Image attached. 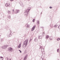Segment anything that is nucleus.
Segmentation results:
<instances>
[{
    "mask_svg": "<svg viewBox=\"0 0 60 60\" xmlns=\"http://www.w3.org/2000/svg\"><path fill=\"white\" fill-rule=\"evenodd\" d=\"M28 40L27 39V40H26L25 41H24L23 42V44L22 45L23 47H24L26 48L27 46V43H28Z\"/></svg>",
    "mask_w": 60,
    "mask_h": 60,
    "instance_id": "1",
    "label": "nucleus"
},
{
    "mask_svg": "<svg viewBox=\"0 0 60 60\" xmlns=\"http://www.w3.org/2000/svg\"><path fill=\"white\" fill-rule=\"evenodd\" d=\"M30 10V9H29L28 8L26 10V11L24 12L25 16H26V17L27 16V15H28V12H29V11Z\"/></svg>",
    "mask_w": 60,
    "mask_h": 60,
    "instance_id": "2",
    "label": "nucleus"
},
{
    "mask_svg": "<svg viewBox=\"0 0 60 60\" xmlns=\"http://www.w3.org/2000/svg\"><path fill=\"white\" fill-rule=\"evenodd\" d=\"M8 51H9L11 52H12L13 51V49L11 47H9L8 49Z\"/></svg>",
    "mask_w": 60,
    "mask_h": 60,
    "instance_id": "3",
    "label": "nucleus"
},
{
    "mask_svg": "<svg viewBox=\"0 0 60 60\" xmlns=\"http://www.w3.org/2000/svg\"><path fill=\"white\" fill-rule=\"evenodd\" d=\"M8 47V45H4L1 47L2 49H5Z\"/></svg>",
    "mask_w": 60,
    "mask_h": 60,
    "instance_id": "4",
    "label": "nucleus"
},
{
    "mask_svg": "<svg viewBox=\"0 0 60 60\" xmlns=\"http://www.w3.org/2000/svg\"><path fill=\"white\" fill-rule=\"evenodd\" d=\"M10 33L8 34L7 35V36L8 37H10L11 36V31H10Z\"/></svg>",
    "mask_w": 60,
    "mask_h": 60,
    "instance_id": "5",
    "label": "nucleus"
},
{
    "mask_svg": "<svg viewBox=\"0 0 60 60\" xmlns=\"http://www.w3.org/2000/svg\"><path fill=\"white\" fill-rule=\"evenodd\" d=\"M19 4L21 6H22V7H24V5L23 4V3L22 2H20L19 3Z\"/></svg>",
    "mask_w": 60,
    "mask_h": 60,
    "instance_id": "6",
    "label": "nucleus"
},
{
    "mask_svg": "<svg viewBox=\"0 0 60 60\" xmlns=\"http://www.w3.org/2000/svg\"><path fill=\"white\" fill-rule=\"evenodd\" d=\"M35 26L34 25V26L32 28V29H31V31H33L34 30V29H35Z\"/></svg>",
    "mask_w": 60,
    "mask_h": 60,
    "instance_id": "7",
    "label": "nucleus"
},
{
    "mask_svg": "<svg viewBox=\"0 0 60 60\" xmlns=\"http://www.w3.org/2000/svg\"><path fill=\"white\" fill-rule=\"evenodd\" d=\"M5 5L7 7L8 6L10 5V3H7Z\"/></svg>",
    "mask_w": 60,
    "mask_h": 60,
    "instance_id": "8",
    "label": "nucleus"
},
{
    "mask_svg": "<svg viewBox=\"0 0 60 60\" xmlns=\"http://www.w3.org/2000/svg\"><path fill=\"white\" fill-rule=\"evenodd\" d=\"M15 11H16V12H15V14H17V13L19 12V11L18 10H15Z\"/></svg>",
    "mask_w": 60,
    "mask_h": 60,
    "instance_id": "9",
    "label": "nucleus"
},
{
    "mask_svg": "<svg viewBox=\"0 0 60 60\" xmlns=\"http://www.w3.org/2000/svg\"><path fill=\"white\" fill-rule=\"evenodd\" d=\"M27 57V55H26L25 56V58H24L23 59V60H26V59H27V58H26Z\"/></svg>",
    "mask_w": 60,
    "mask_h": 60,
    "instance_id": "10",
    "label": "nucleus"
},
{
    "mask_svg": "<svg viewBox=\"0 0 60 60\" xmlns=\"http://www.w3.org/2000/svg\"><path fill=\"white\" fill-rule=\"evenodd\" d=\"M49 38V39L50 40H52L53 39V37H52V36H51Z\"/></svg>",
    "mask_w": 60,
    "mask_h": 60,
    "instance_id": "11",
    "label": "nucleus"
},
{
    "mask_svg": "<svg viewBox=\"0 0 60 60\" xmlns=\"http://www.w3.org/2000/svg\"><path fill=\"white\" fill-rule=\"evenodd\" d=\"M5 28L6 29L8 30V29H9V27H8V26H6L5 27Z\"/></svg>",
    "mask_w": 60,
    "mask_h": 60,
    "instance_id": "12",
    "label": "nucleus"
},
{
    "mask_svg": "<svg viewBox=\"0 0 60 60\" xmlns=\"http://www.w3.org/2000/svg\"><path fill=\"white\" fill-rule=\"evenodd\" d=\"M4 59V58L2 56L0 57V60H2Z\"/></svg>",
    "mask_w": 60,
    "mask_h": 60,
    "instance_id": "13",
    "label": "nucleus"
},
{
    "mask_svg": "<svg viewBox=\"0 0 60 60\" xmlns=\"http://www.w3.org/2000/svg\"><path fill=\"white\" fill-rule=\"evenodd\" d=\"M46 37L45 38V39H48V38H49V36L47 35H46Z\"/></svg>",
    "mask_w": 60,
    "mask_h": 60,
    "instance_id": "14",
    "label": "nucleus"
},
{
    "mask_svg": "<svg viewBox=\"0 0 60 60\" xmlns=\"http://www.w3.org/2000/svg\"><path fill=\"white\" fill-rule=\"evenodd\" d=\"M45 50H44V49L42 48L41 49V52H43Z\"/></svg>",
    "mask_w": 60,
    "mask_h": 60,
    "instance_id": "15",
    "label": "nucleus"
},
{
    "mask_svg": "<svg viewBox=\"0 0 60 60\" xmlns=\"http://www.w3.org/2000/svg\"><path fill=\"white\" fill-rule=\"evenodd\" d=\"M12 11V14H13L14 12V10L13 9Z\"/></svg>",
    "mask_w": 60,
    "mask_h": 60,
    "instance_id": "16",
    "label": "nucleus"
},
{
    "mask_svg": "<svg viewBox=\"0 0 60 60\" xmlns=\"http://www.w3.org/2000/svg\"><path fill=\"white\" fill-rule=\"evenodd\" d=\"M26 27H28L29 26H28V25L27 24H26Z\"/></svg>",
    "mask_w": 60,
    "mask_h": 60,
    "instance_id": "17",
    "label": "nucleus"
},
{
    "mask_svg": "<svg viewBox=\"0 0 60 60\" xmlns=\"http://www.w3.org/2000/svg\"><path fill=\"white\" fill-rule=\"evenodd\" d=\"M8 14H11V11H8Z\"/></svg>",
    "mask_w": 60,
    "mask_h": 60,
    "instance_id": "18",
    "label": "nucleus"
},
{
    "mask_svg": "<svg viewBox=\"0 0 60 60\" xmlns=\"http://www.w3.org/2000/svg\"><path fill=\"white\" fill-rule=\"evenodd\" d=\"M42 37L41 36H39L38 37V38H39V39H41V38Z\"/></svg>",
    "mask_w": 60,
    "mask_h": 60,
    "instance_id": "19",
    "label": "nucleus"
},
{
    "mask_svg": "<svg viewBox=\"0 0 60 60\" xmlns=\"http://www.w3.org/2000/svg\"><path fill=\"white\" fill-rule=\"evenodd\" d=\"M34 40L35 41H38V39H37L35 38Z\"/></svg>",
    "mask_w": 60,
    "mask_h": 60,
    "instance_id": "20",
    "label": "nucleus"
},
{
    "mask_svg": "<svg viewBox=\"0 0 60 60\" xmlns=\"http://www.w3.org/2000/svg\"><path fill=\"white\" fill-rule=\"evenodd\" d=\"M44 35H45V34H44V32H43V33H42V36H44Z\"/></svg>",
    "mask_w": 60,
    "mask_h": 60,
    "instance_id": "21",
    "label": "nucleus"
},
{
    "mask_svg": "<svg viewBox=\"0 0 60 60\" xmlns=\"http://www.w3.org/2000/svg\"><path fill=\"white\" fill-rule=\"evenodd\" d=\"M54 26V27H55V28H56V27H57V26L55 25Z\"/></svg>",
    "mask_w": 60,
    "mask_h": 60,
    "instance_id": "22",
    "label": "nucleus"
},
{
    "mask_svg": "<svg viewBox=\"0 0 60 60\" xmlns=\"http://www.w3.org/2000/svg\"><path fill=\"white\" fill-rule=\"evenodd\" d=\"M40 49H42V47L41 46H40Z\"/></svg>",
    "mask_w": 60,
    "mask_h": 60,
    "instance_id": "23",
    "label": "nucleus"
},
{
    "mask_svg": "<svg viewBox=\"0 0 60 60\" xmlns=\"http://www.w3.org/2000/svg\"><path fill=\"white\" fill-rule=\"evenodd\" d=\"M42 54H45V52H44V51L42 52Z\"/></svg>",
    "mask_w": 60,
    "mask_h": 60,
    "instance_id": "24",
    "label": "nucleus"
},
{
    "mask_svg": "<svg viewBox=\"0 0 60 60\" xmlns=\"http://www.w3.org/2000/svg\"><path fill=\"white\" fill-rule=\"evenodd\" d=\"M19 46H20L19 48H20V47H21V43L19 44Z\"/></svg>",
    "mask_w": 60,
    "mask_h": 60,
    "instance_id": "25",
    "label": "nucleus"
},
{
    "mask_svg": "<svg viewBox=\"0 0 60 60\" xmlns=\"http://www.w3.org/2000/svg\"><path fill=\"white\" fill-rule=\"evenodd\" d=\"M39 22V20H38L37 21V22H38V24H40V22Z\"/></svg>",
    "mask_w": 60,
    "mask_h": 60,
    "instance_id": "26",
    "label": "nucleus"
},
{
    "mask_svg": "<svg viewBox=\"0 0 60 60\" xmlns=\"http://www.w3.org/2000/svg\"><path fill=\"white\" fill-rule=\"evenodd\" d=\"M34 20H35V19H34L33 20V22H34Z\"/></svg>",
    "mask_w": 60,
    "mask_h": 60,
    "instance_id": "27",
    "label": "nucleus"
},
{
    "mask_svg": "<svg viewBox=\"0 0 60 60\" xmlns=\"http://www.w3.org/2000/svg\"><path fill=\"white\" fill-rule=\"evenodd\" d=\"M8 18L10 19L11 18V16H8Z\"/></svg>",
    "mask_w": 60,
    "mask_h": 60,
    "instance_id": "28",
    "label": "nucleus"
},
{
    "mask_svg": "<svg viewBox=\"0 0 60 60\" xmlns=\"http://www.w3.org/2000/svg\"><path fill=\"white\" fill-rule=\"evenodd\" d=\"M60 40V38H58L57 39V41H59Z\"/></svg>",
    "mask_w": 60,
    "mask_h": 60,
    "instance_id": "29",
    "label": "nucleus"
},
{
    "mask_svg": "<svg viewBox=\"0 0 60 60\" xmlns=\"http://www.w3.org/2000/svg\"><path fill=\"white\" fill-rule=\"evenodd\" d=\"M59 49H57V52H59Z\"/></svg>",
    "mask_w": 60,
    "mask_h": 60,
    "instance_id": "30",
    "label": "nucleus"
},
{
    "mask_svg": "<svg viewBox=\"0 0 60 60\" xmlns=\"http://www.w3.org/2000/svg\"><path fill=\"white\" fill-rule=\"evenodd\" d=\"M1 42H2V41H4V40H3L2 39L1 40Z\"/></svg>",
    "mask_w": 60,
    "mask_h": 60,
    "instance_id": "31",
    "label": "nucleus"
},
{
    "mask_svg": "<svg viewBox=\"0 0 60 60\" xmlns=\"http://www.w3.org/2000/svg\"><path fill=\"white\" fill-rule=\"evenodd\" d=\"M19 51H20V52L21 53V52H21V50H19Z\"/></svg>",
    "mask_w": 60,
    "mask_h": 60,
    "instance_id": "32",
    "label": "nucleus"
},
{
    "mask_svg": "<svg viewBox=\"0 0 60 60\" xmlns=\"http://www.w3.org/2000/svg\"><path fill=\"white\" fill-rule=\"evenodd\" d=\"M52 8V7H49V8H50V9H51Z\"/></svg>",
    "mask_w": 60,
    "mask_h": 60,
    "instance_id": "33",
    "label": "nucleus"
},
{
    "mask_svg": "<svg viewBox=\"0 0 60 60\" xmlns=\"http://www.w3.org/2000/svg\"><path fill=\"white\" fill-rule=\"evenodd\" d=\"M19 47H20V46H19V45L18 47V48H19Z\"/></svg>",
    "mask_w": 60,
    "mask_h": 60,
    "instance_id": "34",
    "label": "nucleus"
},
{
    "mask_svg": "<svg viewBox=\"0 0 60 60\" xmlns=\"http://www.w3.org/2000/svg\"><path fill=\"white\" fill-rule=\"evenodd\" d=\"M30 41H32V39H30Z\"/></svg>",
    "mask_w": 60,
    "mask_h": 60,
    "instance_id": "35",
    "label": "nucleus"
},
{
    "mask_svg": "<svg viewBox=\"0 0 60 60\" xmlns=\"http://www.w3.org/2000/svg\"><path fill=\"white\" fill-rule=\"evenodd\" d=\"M14 0H10L11 1H13Z\"/></svg>",
    "mask_w": 60,
    "mask_h": 60,
    "instance_id": "36",
    "label": "nucleus"
},
{
    "mask_svg": "<svg viewBox=\"0 0 60 60\" xmlns=\"http://www.w3.org/2000/svg\"><path fill=\"white\" fill-rule=\"evenodd\" d=\"M9 60V59H7V60Z\"/></svg>",
    "mask_w": 60,
    "mask_h": 60,
    "instance_id": "37",
    "label": "nucleus"
},
{
    "mask_svg": "<svg viewBox=\"0 0 60 60\" xmlns=\"http://www.w3.org/2000/svg\"><path fill=\"white\" fill-rule=\"evenodd\" d=\"M41 14H42V12L41 13Z\"/></svg>",
    "mask_w": 60,
    "mask_h": 60,
    "instance_id": "38",
    "label": "nucleus"
},
{
    "mask_svg": "<svg viewBox=\"0 0 60 60\" xmlns=\"http://www.w3.org/2000/svg\"><path fill=\"white\" fill-rule=\"evenodd\" d=\"M42 60H43V59H42Z\"/></svg>",
    "mask_w": 60,
    "mask_h": 60,
    "instance_id": "39",
    "label": "nucleus"
},
{
    "mask_svg": "<svg viewBox=\"0 0 60 60\" xmlns=\"http://www.w3.org/2000/svg\"><path fill=\"white\" fill-rule=\"evenodd\" d=\"M9 30H10V31H11V30H10V29Z\"/></svg>",
    "mask_w": 60,
    "mask_h": 60,
    "instance_id": "40",
    "label": "nucleus"
},
{
    "mask_svg": "<svg viewBox=\"0 0 60 60\" xmlns=\"http://www.w3.org/2000/svg\"><path fill=\"white\" fill-rule=\"evenodd\" d=\"M0 36H1V35H0Z\"/></svg>",
    "mask_w": 60,
    "mask_h": 60,
    "instance_id": "41",
    "label": "nucleus"
},
{
    "mask_svg": "<svg viewBox=\"0 0 60 60\" xmlns=\"http://www.w3.org/2000/svg\"><path fill=\"white\" fill-rule=\"evenodd\" d=\"M29 0V1H30V0Z\"/></svg>",
    "mask_w": 60,
    "mask_h": 60,
    "instance_id": "42",
    "label": "nucleus"
},
{
    "mask_svg": "<svg viewBox=\"0 0 60 60\" xmlns=\"http://www.w3.org/2000/svg\"><path fill=\"white\" fill-rule=\"evenodd\" d=\"M11 60V59H10V60Z\"/></svg>",
    "mask_w": 60,
    "mask_h": 60,
    "instance_id": "43",
    "label": "nucleus"
},
{
    "mask_svg": "<svg viewBox=\"0 0 60 60\" xmlns=\"http://www.w3.org/2000/svg\"><path fill=\"white\" fill-rule=\"evenodd\" d=\"M14 33H15V32H14Z\"/></svg>",
    "mask_w": 60,
    "mask_h": 60,
    "instance_id": "44",
    "label": "nucleus"
}]
</instances>
